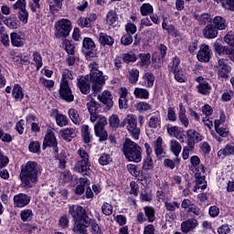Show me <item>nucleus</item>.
I'll return each mask as SVG.
<instances>
[{
    "mask_svg": "<svg viewBox=\"0 0 234 234\" xmlns=\"http://www.w3.org/2000/svg\"><path fill=\"white\" fill-rule=\"evenodd\" d=\"M122 153L128 162H134V164L142 162V146L129 138H126L123 143Z\"/></svg>",
    "mask_w": 234,
    "mask_h": 234,
    "instance_id": "nucleus-3",
    "label": "nucleus"
},
{
    "mask_svg": "<svg viewBox=\"0 0 234 234\" xmlns=\"http://www.w3.org/2000/svg\"><path fill=\"white\" fill-rule=\"evenodd\" d=\"M162 137H158L154 143V153L156 156H162L164 154V148L162 147Z\"/></svg>",
    "mask_w": 234,
    "mask_h": 234,
    "instance_id": "nucleus-45",
    "label": "nucleus"
},
{
    "mask_svg": "<svg viewBox=\"0 0 234 234\" xmlns=\"http://www.w3.org/2000/svg\"><path fill=\"white\" fill-rule=\"evenodd\" d=\"M101 212L105 217H111L112 214V205H111V203L104 202L101 206Z\"/></svg>",
    "mask_w": 234,
    "mask_h": 234,
    "instance_id": "nucleus-51",
    "label": "nucleus"
},
{
    "mask_svg": "<svg viewBox=\"0 0 234 234\" xmlns=\"http://www.w3.org/2000/svg\"><path fill=\"white\" fill-rule=\"evenodd\" d=\"M197 92L199 94H203V96H207L209 94V90H211V85L209 83L204 82L197 86Z\"/></svg>",
    "mask_w": 234,
    "mask_h": 234,
    "instance_id": "nucleus-39",
    "label": "nucleus"
},
{
    "mask_svg": "<svg viewBox=\"0 0 234 234\" xmlns=\"http://www.w3.org/2000/svg\"><path fill=\"white\" fill-rule=\"evenodd\" d=\"M173 74L175 76V80H176L179 83H186V74H184L182 69L175 71Z\"/></svg>",
    "mask_w": 234,
    "mask_h": 234,
    "instance_id": "nucleus-58",
    "label": "nucleus"
},
{
    "mask_svg": "<svg viewBox=\"0 0 234 234\" xmlns=\"http://www.w3.org/2000/svg\"><path fill=\"white\" fill-rule=\"evenodd\" d=\"M43 147H54L55 151H58V140L51 130L48 131L44 138Z\"/></svg>",
    "mask_w": 234,
    "mask_h": 234,
    "instance_id": "nucleus-18",
    "label": "nucleus"
},
{
    "mask_svg": "<svg viewBox=\"0 0 234 234\" xmlns=\"http://www.w3.org/2000/svg\"><path fill=\"white\" fill-rule=\"evenodd\" d=\"M90 67V81L91 84V90L93 94H98V92H101L103 90V85H105V76H103V72H101L99 69V65L96 62H91L89 65Z\"/></svg>",
    "mask_w": 234,
    "mask_h": 234,
    "instance_id": "nucleus-4",
    "label": "nucleus"
},
{
    "mask_svg": "<svg viewBox=\"0 0 234 234\" xmlns=\"http://www.w3.org/2000/svg\"><path fill=\"white\" fill-rule=\"evenodd\" d=\"M165 207L166 211H176V209H180V204L176 201L165 202Z\"/></svg>",
    "mask_w": 234,
    "mask_h": 234,
    "instance_id": "nucleus-57",
    "label": "nucleus"
},
{
    "mask_svg": "<svg viewBox=\"0 0 234 234\" xmlns=\"http://www.w3.org/2000/svg\"><path fill=\"white\" fill-rule=\"evenodd\" d=\"M88 111L90 114V122L94 123L96 120H100L101 116H99L100 113V103L96 101L91 100L90 102L87 103Z\"/></svg>",
    "mask_w": 234,
    "mask_h": 234,
    "instance_id": "nucleus-12",
    "label": "nucleus"
},
{
    "mask_svg": "<svg viewBox=\"0 0 234 234\" xmlns=\"http://www.w3.org/2000/svg\"><path fill=\"white\" fill-rule=\"evenodd\" d=\"M190 164L193 167L192 171H194V173H197V170L200 168L201 165H200V157L197 155H194L190 158Z\"/></svg>",
    "mask_w": 234,
    "mask_h": 234,
    "instance_id": "nucleus-47",
    "label": "nucleus"
},
{
    "mask_svg": "<svg viewBox=\"0 0 234 234\" xmlns=\"http://www.w3.org/2000/svg\"><path fill=\"white\" fill-rule=\"evenodd\" d=\"M142 86L145 87V89H153L154 86V75L151 72H146L144 74L142 78Z\"/></svg>",
    "mask_w": 234,
    "mask_h": 234,
    "instance_id": "nucleus-24",
    "label": "nucleus"
},
{
    "mask_svg": "<svg viewBox=\"0 0 234 234\" xmlns=\"http://www.w3.org/2000/svg\"><path fill=\"white\" fill-rule=\"evenodd\" d=\"M69 214L74 220L72 231L80 234L87 233V228L90 227V218L87 215V210L79 205L69 206Z\"/></svg>",
    "mask_w": 234,
    "mask_h": 234,
    "instance_id": "nucleus-2",
    "label": "nucleus"
},
{
    "mask_svg": "<svg viewBox=\"0 0 234 234\" xmlns=\"http://www.w3.org/2000/svg\"><path fill=\"white\" fill-rule=\"evenodd\" d=\"M107 125V118L100 117L97 123L94 126L95 135L99 138V142H107L109 133L105 126Z\"/></svg>",
    "mask_w": 234,
    "mask_h": 234,
    "instance_id": "nucleus-7",
    "label": "nucleus"
},
{
    "mask_svg": "<svg viewBox=\"0 0 234 234\" xmlns=\"http://www.w3.org/2000/svg\"><path fill=\"white\" fill-rule=\"evenodd\" d=\"M180 58L178 57L173 58L168 64V72H171L173 74L177 70H180Z\"/></svg>",
    "mask_w": 234,
    "mask_h": 234,
    "instance_id": "nucleus-32",
    "label": "nucleus"
},
{
    "mask_svg": "<svg viewBox=\"0 0 234 234\" xmlns=\"http://www.w3.org/2000/svg\"><path fill=\"white\" fill-rule=\"evenodd\" d=\"M33 60L37 65V70H39V69L43 67V58H41V54L39 52H34Z\"/></svg>",
    "mask_w": 234,
    "mask_h": 234,
    "instance_id": "nucleus-54",
    "label": "nucleus"
},
{
    "mask_svg": "<svg viewBox=\"0 0 234 234\" xmlns=\"http://www.w3.org/2000/svg\"><path fill=\"white\" fill-rule=\"evenodd\" d=\"M51 116H54L58 127H65L66 125H69V119L66 115L59 113L58 109L52 110Z\"/></svg>",
    "mask_w": 234,
    "mask_h": 234,
    "instance_id": "nucleus-21",
    "label": "nucleus"
},
{
    "mask_svg": "<svg viewBox=\"0 0 234 234\" xmlns=\"http://www.w3.org/2000/svg\"><path fill=\"white\" fill-rule=\"evenodd\" d=\"M28 151L34 154H39L41 153V144L38 141H33L28 145Z\"/></svg>",
    "mask_w": 234,
    "mask_h": 234,
    "instance_id": "nucleus-42",
    "label": "nucleus"
},
{
    "mask_svg": "<svg viewBox=\"0 0 234 234\" xmlns=\"http://www.w3.org/2000/svg\"><path fill=\"white\" fill-rule=\"evenodd\" d=\"M69 116L70 120L75 123V125H80L81 123V120L80 119V113L76 109H69Z\"/></svg>",
    "mask_w": 234,
    "mask_h": 234,
    "instance_id": "nucleus-40",
    "label": "nucleus"
},
{
    "mask_svg": "<svg viewBox=\"0 0 234 234\" xmlns=\"http://www.w3.org/2000/svg\"><path fill=\"white\" fill-rule=\"evenodd\" d=\"M139 58L141 67H149L151 65V53H140Z\"/></svg>",
    "mask_w": 234,
    "mask_h": 234,
    "instance_id": "nucleus-37",
    "label": "nucleus"
},
{
    "mask_svg": "<svg viewBox=\"0 0 234 234\" xmlns=\"http://www.w3.org/2000/svg\"><path fill=\"white\" fill-rule=\"evenodd\" d=\"M59 96L64 101L70 103L74 101V94H72V90L70 89V84L60 83Z\"/></svg>",
    "mask_w": 234,
    "mask_h": 234,
    "instance_id": "nucleus-10",
    "label": "nucleus"
},
{
    "mask_svg": "<svg viewBox=\"0 0 234 234\" xmlns=\"http://www.w3.org/2000/svg\"><path fill=\"white\" fill-rule=\"evenodd\" d=\"M170 151L176 156V164H180V158H178V156L180 155V153H182V144H180L176 140H172L170 142Z\"/></svg>",
    "mask_w": 234,
    "mask_h": 234,
    "instance_id": "nucleus-22",
    "label": "nucleus"
},
{
    "mask_svg": "<svg viewBox=\"0 0 234 234\" xmlns=\"http://www.w3.org/2000/svg\"><path fill=\"white\" fill-rule=\"evenodd\" d=\"M133 96L139 100H149V90L144 88H135L133 90Z\"/></svg>",
    "mask_w": 234,
    "mask_h": 234,
    "instance_id": "nucleus-31",
    "label": "nucleus"
},
{
    "mask_svg": "<svg viewBox=\"0 0 234 234\" xmlns=\"http://www.w3.org/2000/svg\"><path fill=\"white\" fill-rule=\"evenodd\" d=\"M70 80H74L72 71H70L69 69H64L62 72V78L60 80V84L66 83V85H69V81H70Z\"/></svg>",
    "mask_w": 234,
    "mask_h": 234,
    "instance_id": "nucleus-41",
    "label": "nucleus"
},
{
    "mask_svg": "<svg viewBox=\"0 0 234 234\" xmlns=\"http://www.w3.org/2000/svg\"><path fill=\"white\" fill-rule=\"evenodd\" d=\"M10 159L8 156L3 154V152L0 150V169H5L8 165Z\"/></svg>",
    "mask_w": 234,
    "mask_h": 234,
    "instance_id": "nucleus-63",
    "label": "nucleus"
},
{
    "mask_svg": "<svg viewBox=\"0 0 234 234\" xmlns=\"http://www.w3.org/2000/svg\"><path fill=\"white\" fill-rule=\"evenodd\" d=\"M98 100L103 103V105H106V109H108V111L112 109L114 106V101H112V93L107 90L102 91V93L98 96Z\"/></svg>",
    "mask_w": 234,
    "mask_h": 234,
    "instance_id": "nucleus-16",
    "label": "nucleus"
},
{
    "mask_svg": "<svg viewBox=\"0 0 234 234\" xmlns=\"http://www.w3.org/2000/svg\"><path fill=\"white\" fill-rule=\"evenodd\" d=\"M78 154L80 156L79 161L75 165V171L80 173L81 175H88L90 171V162H89V154L83 148L78 150Z\"/></svg>",
    "mask_w": 234,
    "mask_h": 234,
    "instance_id": "nucleus-6",
    "label": "nucleus"
},
{
    "mask_svg": "<svg viewBox=\"0 0 234 234\" xmlns=\"http://www.w3.org/2000/svg\"><path fill=\"white\" fill-rule=\"evenodd\" d=\"M206 173V170L204 169V165H201L200 168L197 169V172H195L196 176V185L197 186L198 189H206L207 187V185H206V178L202 176Z\"/></svg>",
    "mask_w": 234,
    "mask_h": 234,
    "instance_id": "nucleus-17",
    "label": "nucleus"
},
{
    "mask_svg": "<svg viewBox=\"0 0 234 234\" xmlns=\"http://www.w3.org/2000/svg\"><path fill=\"white\" fill-rule=\"evenodd\" d=\"M166 131L168 134L174 138L178 137L179 134L184 133V129L179 126H166Z\"/></svg>",
    "mask_w": 234,
    "mask_h": 234,
    "instance_id": "nucleus-36",
    "label": "nucleus"
},
{
    "mask_svg": "<svg viewBox=\"0 0 234 234\" xmlns=\"http://www.w3.org/2000/svg\"><path fill=\"white\" fill-rule=\"evenodd\" d=\"M139 78H140V70H138V69H132L129 70L128 80L132 84L136 85V83H138Z\"/></svg>",
    "mask_w": 234,
    "mask_h": 234,
    "instance_id": "nucleus-33",
    "label": "nucleus"
},
{
    "mask_svg": "<svg viewBox=\"0 0 234 234\" xmlns=\"http://www.w3.org/2000/svg\"><path fill=\"white\" fill-rule=\"evenodd\" d=\"M123 127H126L129 134L133 140H140V127H138V119L134 114L127 115L123 120Z\"/></svg>",
    "mask_w": 234,
    "mask_h": 234,
    "instance_id": "nucleus-5",
    "label": "nucleus"
},
{
    "mask_svg": "<svg viewBox=\"0 0 234 234\" xmlns=\"http://www.w3.org/2000/svg\"><path fill=\"white\" fill-rule=\"evenodd\" d=\"M110 125L112 127V129H118L123 127V121L120 122V118H118V115H112L110 117Z\"/></svg>",
    "mask_w": 234,
    "mask_h": 234,
    "instance_id": "nucleus-44",
    "label": "nucleus"
},
{
    "mask_svg": "<svg viewBox=\"0 0 234 234\" xmlns=\"http://www.w3.org/2000/svg\"><path fill=\"white\" fill-rule=\"evenodd\" d=\"M198 228V220L197 218H188L181 223V230L183 233H191Z\"/></svg>",
    "mask_w": 234,
    "mask_h": 234,
    "instance_id": "nucleus-15",
    "label": "nucleus"
},
{
    "mask_svg": "<svg viewBox=\"0 0 234 234\" xmlns=\"http://www.w3.org/2000/svg\"><path fill=\"white\" fill-rule=\"evenodd\" d=\"M213 23L216 30H226L228 27V22H226V19L222 18V16H216L213 19Z\"/></svg>",
    "mask_w": 234,
    "mask_h": 234,
    "instance_id": "nucleus-30",
    "label": "nucleus"
},
{
    "mask_svg": "<svg viewBox=\"0 0 234 234\" xmlns=\"http://www.w3.org/2000/svg\"><path fill=\"white\" fill-rule=\"evenodd\" d=\"M136 59H138V58L136 57V55L133 52L130 53H124L122 56V61L124 63H134V61H136Z\"/></svg>",
    "mask_w": 234,
    "mask_h": 234,
    "instance_id": "nucleus-49",
    "label": "nucleus"
},
{
    "mask_svg": "<svg viewBox=\"0 0 234 234\" xmlns=\"http://www.w3.org/2000/svg\"><path fill=\"white\" fill-rule=\"evenodd\" d=\"M100 42L101 45H108V47H112L114 45V38H112L111 36H108L105 33H101L100 34Z\"/></svg>",
    "mask_w": 234,
    "mask_h": 234,
    "instance_id": "nucleus-35",
    "label": "nucleus"
},
{
    "mask_svg": "<svg viewBox=\"0 0 234 234\" xmlns=\"http://www.w3.org/2000/svg\"><path fill=\"white\" fill-rule=\"evenodd\" d=\"M197 58L198 61H201L202 63L209 62V59H211V49L209 48V46L206 44L202 45L197 52Z\"/></svg>",
    "mask_w": 234,
    "mask_h": 234,
    "instance_id": "nucleus-14",
    "label": "nucleus"
},
{
    "mask_svg": "<svg viewBox=\"0 0 234 234\" xmlns=\"http://www.w3.org/2000/svg\"><path fill=\"white\" fill-rule=\"evenodd\" d=\"M144 215L147 218L148 222H154V207H144Z\"/></svg>",
    "mask_w": 234,
    "mask_h": 234,
    "instance_id": "nucleus-43",
    "label": "nucleus"
},
{
    "mask_svg": "<svg viewBox=\"0 0 234 234\" xmlns=\"http://www.w3.org/2000/svg\"><path fill=\"white\" fill-rule=\"evenodd\" d=\"M11 43L13 47H23L25 38L21 37L17 33H11Z\"/></svg>",
    "mask_w": 234,
    "mask_h": 234,
    "instance_id": "nucleus-34",
    "label": "nucleus"
},
{
    "mask_svg": "<svg viewBox=\"0 0 234 234\" xmlns=\"http://www.w3.org/2000/svg\"><path fill=\"white\" fill-rule=\"evenodd\" d=\"M218 78H223L228 80L229 78V73L231 72V67L228 65V58H219L218 61Z\"/></svg>",
    "mask_w": 234,
    "mask_h": 234,
    "instance_id": "nucleus-9",
    "label": "nucleus"
},
{
    "mask_svg": "<svg viewBox=\"0 0 234 234\" xmlns=\"http://www.w3.org/2000/svg\"><path fill=\"white\" fill-rule=\"evenodd\" d=\"M112 162V157L109 154H102L99 158L100 165H109Z\"/></svg>",
    "mask_w": 234,
    "mask_h": 234,
    "instance_id": "nucleus-50",
    "label": "nucleus"
},
{
    "mask_svg": "<svg viewBox=\"0 0 234 234\" xmlns=\"http://www.w3.org/2000/svg\"><path fill=\"white\" fill-rule=\"evenodd\" d=\"M154 9H153V5H151V4H144L141 6V14L142 16H149L151 14H153Z\"/></svg>",
    "mask_w": 234,
    "mask_h": 234,
    "instance_id": "nucleus-56",
    "label": "nucleus"
},
{
    "mask_svg": "<svg viewBox=\"0 0 234 234\" xmlns=\"http://www.w3.org/2000/svg\"><path fill=\"white\" fill-rule=\"evenodd\" d=\"M63 44H64V46H65V50H66V52L69 54V55H70V56H74V48H75V47H74V45H72L71 43H70V41L69 40H67V39H65L64 41H63Z\"/></svg>",
    "mask_w": 234,
    "mask_h": 234,
    "instance_id": "nucleus-61",
    "label": "nucleus"
},
{
    "mask_svg": "<svg viewBox=\"0 0 234 234\" xmlns=\"http://www.w3.org/2000/svg\"><path fill=\"white\" fill-rule=\"evenodd\" d=\"M215 51L218 54V56H222V54H226L229 56L231 61H233L234 51L233 48H229L227 46H222L219 43H216L214 45Z\"/></svg>",
    "mask_w": 234,
    "mask_h": 234,
    "instance_id": "nucleus-20",
    "label": "nucleus"
},
{
    "mask_svg": "<svg viewBox=\"0 0 234 234\" xmlns=\"http://www.w3.org/2000/svg\"><path fill=\"white\" fill-rule=\"evenodd\" d=\"M90 226L91 228L92 234H102L100 225L96 222V219H90Z\"/></svg>",
    "mask_w": 234,
    "mask_h": 234,
    "instance_id": "nucleus-59",
    "label": "nucleus"
},
{
    "mask_svg": "<svg viewBox=\"0 0 234 234\" xmlns=\"http://www.w3.org/2000/svg\"><path fill=\"white\" fill-rule=\"evenodd\" d=\"M186 137H187V144L192 145L194 147H195L196 142L198 143V142H202L203 140L202 135L198 132H197V130H193V129L186 131Z\"/></svg>",
    "mask_w": 234,
    "mask_h": 234,
    "instance_id": "nucleus-19",
    "label": "nucleus"
},
{
    "mask_svg": "<svg viewBox=\"0 0 234 234\" xmlns=\"http://www.w3.org/2000/svg\"><path fill=\"white\" fill-rule=\"evenodd\" d=\"M34 218V212L32 209H24L20 212V218L22 222H30Z\"/></svg>",
    "mask_w": 234,
    "mask_h": 234,
    "instance_id": "nucleus-38",
    "label": "nucleus"
},
{
    "mask_svg": "<svg viewBox=\"0 0 234 234\" xmlns=\"http://www.w3.org/2000/svg\"><path fill=\"white\" fill-rule=\"evenodd\" d=\"M12 96L16 101H21L25 98L23 88L19 84H15L12 90Z\"/></svg>",
    "mask_w": 234,
    "mask_h": 234,
    "instance_id": "nucleus-29",
    "label": "nucleus"
},
{
    "mask_svg": "<svg viewBox=\"0 0 234 234\" xmlns=\"http://www.w3.org/2000/svg\"><path fill=\"white\" fill-rule=\"evenodd\" d=\"M55 28L56 30H71L72 23L67 18H62L56 22Z\"/></svg>",
    "mask_w": 234,
    "mask_h": 234,
    "instance_id": "nucleus-28",
    "label": "nucleus"
},
{
    "mask_svg": "<svg viewBox=\"0 0 234 234\" xmlns=\"http://www.w3.org/2000/svg\"><path fill=\"white\" fill-rule=\"evenodd\" d=\"M218 234H229V233H231V229L229 228V225L224 224L218 228Z\"/></svg>",
    "mask_w": 234,
    "mask_h": 234,
    "instance_id": "nucleus-64",
    "label": "nucleus"
},
{
    "mask_svg": "<svg viewBox=\"0 0 234 234\" xmlns=\"http://www.w3.org/2000/svg\"><path fill=\"white\" fill-rule=\"evenodd\" d=\"M78 134V131H76V128H65L60 131V136L63 138V140H66L67 142H71L72 138H76Z\"/></svg>",
    "mask_w": 234,
    "mask_h": 234,
    "instance_id": "nucleus-23",
    "label": "nucleus"
},
{
    "mask_svg": "<svg viewBox=\"0 0 234 234\" xmlns=\"http://www.w3.org/2000/svg\"><path fill=\"white\" fill-rule=\"evenodd\" d=\"M58 160L59 162V169H65V167H67V155L63 153H60L58 156Z\"/></svg>",
    "mask_w": 234,
    "mask_h": 234,
    "instance_id": "nucleus-62",
    "label": "nucleus"
},
{
    "mask_svg": "<svg viewBox=\"0 0 234 234\" xmlns=\"http://www.w3.org/2000/svg\"><path fill=\"white\" fill-rule=\"evenodd\" d=\"M215 3H218L221 2V5L223 6V8H225L226 10H230L231 12L234 11V0H214Z\"/></svg>",
    "mask_w": 234,
    "mask_h": 234,
    "instance_id": "nucleus-48",
    "label": "nucleus"
},
{
    "mask_svg": "<svg viewBox=\"0 0 234 234\" xmlns=\"http://www.w3.org/2000/svg\"><path fill=\"white\" fill-rule=\"evenodd\" d=\"M32 200V197L25 193H19L17 195H15L13 197L14 207H27L28 204H30V201Z\"/></svg>",
    "mask_w": 234,
    "mask_h": 234,
    "instance_id": "nucleus-8",
    "label": "nucleus"
},
{
    "mask_svg": "<svg viewBox=\"0 0 234 234\" xmlns=\"http://www.w3.org/2000/svg\"><path fill=\"white\" fill-rule=\"evenodd\" d=\"M193 151H195V146L186 144L182 152L183 160H187V158H189V153H193Z\"/></svg>",
    "mask_w": 234,
    "mask_h": 234,
    "instance_id": "nucleus-60",
    "label": "nucleus"
},
{
    "mask_svg": "<svg viewBox=\"0 0 234 234\" xmlns=\"http://www.w3.org/2000/svg\"><path fill=\"white\" fill-rule=\"evenodd\" d=\"M150 118L148 120V127L150 129H160V125H162V119L160 118V114H150Z\"/></svg>",
    "mask_w": 234,
    "mask_h": 234,
    "instance_id": "nucleus-27",
    "label": "nucleus"
},
{
    "mask_svg": "<svg viewBox=\"0 0 234 234\" xmlns=\"http://www.w3.org/2000/svg\"><path fill=\"white\" fill-rule=\"evenodd\" d=\"M96 51V44L92 41L90 37H84L82 42V52L92 58L94 56V52Z\"/></svg>",
    "mask_w": 234,
    "mask_h": 234,
    "instance_id": "nucleus-11",
    "label": "nucleus"
},
{
    "mask_svg": "<svg viewBox=\"0 0 234 234\" xmlns=\"http://www.w3.org/2000/svg\"><path fill=\"white\" fill-rule=\"evenodd\" d=\"M83 141L85 144H90L92 136H90V132L89 131V125H83L81 129Z\"/></svg>",
    "mask_w": 234,
    "mask_h": 234,
    "instance_id": "nucleus-46",
    "label": "nucleus"
},
{
    "mask_svg": "<svg viewBox=\"0 0 234 234\" xmlns=\"http://www.w3.org/2000/svg\"><path fill=\"white\" fill-rule=\"evenodd\" d=\"M43 173V168L35 161H28L21 166L19 178L21 186L25 189H32L39 182V176Z\"/></svg>",
    "mask_w": 234,
    "mask_h": 234,
    "instance_id": "nucleus-1",
    "label": "nucleus"
},
{
    "mask_svg": "<svg viewBox=\"0 0 234 234\" xmlns=\"http://www.w3.org/2000/svg\"><path fill=\"white\" fill-rule=\"evenodd\" d=\"M4 23L5 25H6V27H8V28H11V29H16V28H18L19 27V21L12 17L4 20Z\"/></svg>",
    "mask_w": 234,
    "mask_h": 234,
    "instance_id": "nucleus-52",
    "label": "nucleus"
},
{
    "mask_svg": "<svg viewBox=\"0 0 234 234\" xmlns=\"http://www.w3.org/2000/svg\"><path fill=\"white\" fill-rule=\"evenodd\" d=\"M152 107L151 104L145 102V101H141L136 104V110L139 112H145L147 111H151Z\"/></svg>",
    "mask_w": 234,
    "mask_h": 234,
    "instance_id": "nucleus-53",
    "label": "nucleus"
},
{
    "mask_svg": "<svg viewBox=\"0 0 234 234\" xmlns=\"http://www.w3.org/2000/svg\"><path fill=\"white\" fill-rule=\"evenodd\" d=\"M194 17L199 25H203L204 27L207 25L205 30H213V25H211V23H213V17H211V15L205 13L202 15H195Z\"/></svg>",
    "mask_w": 234,
    "mask_h": 234,
    "instance_id": "nucleus-13",
    "label": "nucleus"
},
{
    "mask_svg": "<svg viewBox=\"0 0 234 234\" xmlns=\"http://www.w3.org/2000/svg\"><path fill=\"white\" fill-rule=\"evenodd\" d=\"M117 19H118V16L116 15V11L114 10L109 11L106 17L107 23L110 25H114Z\"/></svg>",
    "mask_w": 234,
    "mask_h": 234,
    "instance_id": "nucleus-55",
    "label": "nucleus"
},
{
    "mask_svg": "<svg viewBox=\"0 0 234 234\" xmlns=\"http://www.w3.org/2000/svg\"><path fill=\"white\" fill-rule=\"evenodd\" d=\"M234 155V144L230 143L227 144L224 148L218 152V156L219 158H226V156Z\"/></svg>",
    "mask_w": 234,
    "mask_h": 234,
    "instance_id": "nucleus-25",
    "label": "nucleus"
},
{
    "mask_svg": "<svg viewBox=\"0 0 234 234\" xmlns=\"http://www.w3.org/2000/svg\"><path fill=\"white\" fill-rule=\"evenodd\" d=\"M78 87L82 94H89L90 92V84H89V80L85 77L79 79Z\"/></svg>",
    "mask_w": 234,
    "mask_h": 234,
    "instance_id": "nucleus-26",
    "label": "nucleus"
}]
</instances>
